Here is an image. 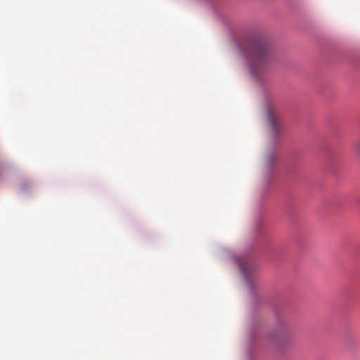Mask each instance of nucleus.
<instances>
[{
    "mask_svg": "<svg viewBox=\"0 0 360 360\" xmlns=\"http://www.w3.org/2000/svg\"><path fill=\"white\" fill-rule=\"evenodd\" d=\"M276 155L275 152H271L268 154L265 158V164L267 167H271L276 159Z\"/></svg>",
    "mask_w": 360,
    "mask_h": 360,
    "instance_id": "20e7f679",
    "label": "nucleus"
},
{
    "mask_svg": "<svg viewBox=\"0 0 360 360\" xmlns=\"http://www.w3.org/2000/svg\"><path fill=\"white\" fill-rule=\"evenodd\" d=\"M268 120L274 135H277L281 130V125L278 122V119L276 115L271 111H268Z\"/></svg>",
    "mask_w": 360,
    "mask_h": 360,
    "instance_id": "7ed1b4c3",
    "label": "nucleus"
},
{
    "mask_svg": "<svg viewBox=\"0 0 360 360\" xmlns=\"http://www.w3.org/2000/svg\"><path fill=\"white\" fill-rule=\"evenodd\" d=\"M356 153L360 156V141L356 144Z\"/></svg>",
    "mask_w": 360,
    "mask_h": 360,
    "instance_id": "39448f33",
    "label": "nucleus"
},
{
    "mask_svg": "<svg viewBox=\"0 0 360 360\" xmlns=\"http://www.w3.org/2000/svg\"><path fill=\"white\" fill-rule=\"evenodd\" d=\"M237 264L244 275V277L248 281L253 275L255 268L253 264L247 258H238Z\"/></svg>",
    "mask_w": 360,
    "mask_h": 360,
    "instance_id": "f03ea898",
    "label": "nucleus"
},
{
    "mask_svg": "<svg viewBox=\"0 0 360 360\" xmlns=\"http://www.w3.org/2000/svg\"><path fill=\"white\" fill-rule=\"evenodd\" d=\"M244 54L252 76L259 79L269 69L270 51L268 44L261 40L253 41Z\"/></svg>",
    "mask_w": 360,
    "mask_h": 360,
    "instance_id": "f257e3e1",
    "label": "nucleus"
}]
</instances>
